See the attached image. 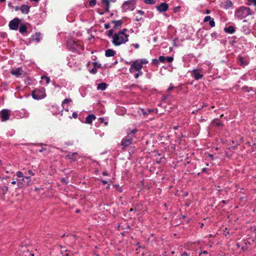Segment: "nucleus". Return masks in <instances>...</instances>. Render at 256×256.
Masks as SVG:
<instances>
[{
    "instance_id": "obj_1",
    "label": "nucleus",
    "mask_w": 256,
    "mask_h": 256,
    "mask_svg": "<svg viewBox=\"0 0 256 256\" xmlns=\"http://www.w3.org/2000/svg\"><path fill=\"white\" fill-rule=\"evenodd\" d=\"M128 30L124 28L118 32H116L112 36V43L114 46H119L126 44L128 40Z\"/></svg>"
},
{
    "instance_id": "obj_28",
    "label": "nucleus",
    "mask_w": 256,
    "mask_h": 256,
    "mask_svg": "<svg viewBox=\"0 0 256 256\" xmlns=\"http://www.w3.org/2000/svg\"><path fill=\"white\" fill-rule=\"evenodd\" d=\"M102 3H104L106 5L105 10L106 12H109L110 8V0H101Z\"/></svg>"
},
{
    "instance_id": "obj_23",
    "label": "nucleus",
    "mask_w": 256,
    "mask_h": 256,
    "mask_svg": "<svg viewBox=\"0 0 256 256\" xmlns=\"http://www.w3.org/2000/svg\"><path fill=\"white\" fill-rule=\"evenodd\" d=\"M108 84L104 82H101L98 84L97 90H104L107 88Z\"/></svg>"
},
{
    "instance_id": "obj_20",
    "label": "nucleus",
    "mask_w": 256,
    "mask_h": 256,
    "mask_svg": "<svg viewBox=\"0 0 256 256\" xmlns=\"http://www.w3.org/2000/svg\"><path fill=\"white\" fill-rule=\"evenodd\" d=\"M96 118V116L94 114H90L86 118L85 122L90 124Z\"/></svg>"
},
{
    "instance_id": "obj_45",
    "label": "nucleus",
    "mask_w": 256,
    "mask_h": 256,
    "mask_svg": "<svg viewBox=\"0 0 256 256\" xmlns=\"http://www.w3.org/2000/svg\"><path fill=\"white\" fill-rule=\"evenodd\" d=\"M26 174H28L30 176H34L35 174L32 170H29L28 171V172L26 173Z\"/></svg>"
},
{
    "instance_id": "obj_12",
    "label": "nucleus",
    "mask_w": 256,
    "mask_h": 256,
    "mask_svg": "<svg viewBox=\"0 0 256 256\" xmlns=\"http://www.w3.org/2000/svg\"><path fill=\"white\" fill-rule=\"evenodd\" d=\"M238 60L240 62V65L242 66H245L248 65L250 62L248 58L243 57L241 56H238Z\"/></svg>"
},
{
    "instance_id": "obj_8",
    "label": "nucleus",
    "mask_w": 256,
    "mask_h": 256,
    "mask_svg": "<svg viewBox=\"0 0 256 256\" xmlns=\"http://www.w3.org/2000/svg\"><path fill=\"white\" fill-rule=\"evenodd\" d=\"M20 19L16 18L9 22L8 26L10 30H16L18 28Z\"/></svg>"
},
{
    "instance_id": "obj_11",
    "label": "nucleus",
    "mask_w": 256,
    "mask_h": 256,
    "mask_svg": "<svg viewBox=\"0 0 256 256\" xmlns=\"http://www.w3.org/2000/svg\"><path fill=\"white\" fill-rule=\"evenodd\" d=\"M2 121L5 122L10 118L9 110L7 109H3L0 112Z\"/></svg>"
},
{
    "instance_id": "obj_44",
    "label": "nucleus",
    "mask_w": 256,
    "mask_h": 256,
    "mask_svg": "<svg viewBox=\"0 0 256 256\" xmlns=\"http://www.w3.org/2000/svg\"><path fill=\"white\" fill-rule=\"evenodd\" d=\"M78 117V114L76 112H74L72 114V116H69L68 118L70 119H72V118H76Z\"/></svg>"
},
{
    "instance_id": "obj_33",
    "label": "nucleus",
    "mask_w": 256,
    "mask_h": 256,
    "mask_svg": "<svg viewBox=\"0 0 256 256\" xmlns=\"http://www.w3.org/2000/svg\"><path fill=\"white\" fill-rule=\"evenodd\" d=\"M214 123L218 127H222L223 126V124L220 120H216L215 121H214Z\"/></svg>"
},
{
    "instance_id": "obj_59",
    "label": "nucleus",
    "mask_w": 256,
    "mask_h": 256,
    "mask_svg": "<svg viewBox=\"0 0 256 256\" xmlns=\"http://www.w3.org/2000/svg\"><path fill=\"white\" fill-rule=\"evenodd\" d=\"M104 118H102V117H100L99 118V120L100 122V123H103L104 122Z\"/></svg>"
},
{
    "instance_id": "obj_43",
    "label": "nucleus",
    "mask_w": 256,
    "mask_h": 256,
    "mask_svg": "<svg viewBox=\"0 0 256 256\" xmlns=\"http://www.w3.org/2000/svg\"><path fill=\"white\" fill-rule=\"evenodd\" d=\"M90 72L92 74H96L98 72V70L94 66V68L90 70Z\"/></svg>"
},
{
    "instance_id": "obj_9",
    "label": "nucleus",
    "mask_w": 256,
    "mask_h": 256,
    "mask_svg": "<svg viewBox=\"0 0 256 256\" xmlns=\"http://www.w3.org/2000/svg\"><path fill=\"white\" fill-rule=\"evenodd\" d=\"M156 10L160 12H164L168 10V4L166 2H162L156 6Z\"/></svg>"
},
{
    "instance_id": "obj_63",
    "label": "nucleus",
    "mask_w": 256,
    "mask_h": 256,
    "mask_svg": "<svg viewBox=\"0 0 256 256\" xmlns=\"http://www.w3.org/2000/svg\"><path fill=\"white\" fill-rule=\"evenodd\" d=\"M208 156L212 160H213L214 159V156L212 154H208Z\"/></svg>"
},
{
    "instance_id": "obj_5",
    "label": "nucleus",
    "mask_w": 256,
    "mask_h": 256,
    "mask_svg": "<svg viewBox=\"0 0 256 256\" xmlns=\"http://www.w3.org/2000/svg\"><path fill=\"white\" fill-rule=\"evenodd\" d=\"M32 96L34 100H41L46 96L45 88L41 87L36 88L32 92Z\"/></svg>"
},
{
    "instance_id": "obj_18",
    "label": "nucleus",
    "mask_w": 256,
    "mask_h": 256,
    "mask_svg": "<svg viewBox=\"0 0 256 256\" xmlns=\"http://www.w3.org/2000/svg\"><path fill=\"white\" fill-rule=\"evenodd\" d=\"M204 22H208L209 24L211 27H214L215 26V22L213 18H212L210 16H206L204 20Z\"/></svg>"
},
{
    "instance_id": "obj_24",
    "label": "nucleus",
    "mask_w": 256,
    "mask_h": 256,
    "mask_svg": "<svg viewBox=\"0 0 256 256\" xmlns=\"http://www.w3.org/2000/svg\"><path fill=\"white\" fill-rule=\"evenodd\" d=\"M116 54V52L112 49H108L105 52V56L106 57L114 56Z\"/></svg>"
},
{
    "instance_id": "obj_35",
    "label": "nucleus",
    "mask_w": 256,
    "mask_h": 256,
    "mask_svg": "<svg viewBox=\"0 0 256 256\" xmlns=\"http://www.w3.org/2000/svg\"><path fill=\"white\" fill-rule=\"evenodd\" d=\"M160 64V61L158 60V58H154L152 60V64L154 66H158Z\"/></svg>"
},
{
    "instance_id": "obj_50",
    "label": "nucleus",
    "mask_w": 256,
    "mask_h": 256,
    "mask_svg": "<svg viewBox=\"0 0 256 256\" xmlns=\"http://www.w3.org/2000/svg\"><path fill=\"white\" fill-rule=\"evenodd\" d=\"M248 2L252 4L255 6V10L256 11V0H248Z\"/></svg>"
},
{
    "instance_id": "obj_10",
    "label": "nucleus",
    "mask_w": 256,
    "mask_h": 256,
    "mask_svg": "<svg viewBox=\"0 0 256 256\" xmlns=\"http://www.w3.org/2000/svg\"><path fill=\"white\" fill-rule=\"evenodd\" d=\"M67 46L72 52H76L77 50V44L74 40H70L67 42Z\"/></svg>"
},
{
    "instance_id": "obj_55",
    "label": "nucleus",
    "mask_w": 256,
    "mask_h": 256,
    "mask_svg": "<svg viewBox=\"0 0 256 256\" xmlns=\"http://www.w3.org/2000/svg\"><path fill=\"white\" fill-rule=\"evenodd\" d=\"M30 176H24V178H22V180H24V178L26 180H28L29 181H30Z\"/></svg>"
},
{
    "instance_id": "obj_46",
    "label": "nucleus",
    "mask_w": 256,
    "mask_h": 256,
    "mask_svg": "<svg viewBox=\"0 0 256 256\" xmlns=\"http://www.w3.org/2000/svg\"><path fill=\"white\" fill-rule=\"evenodd\" d=\"M230 232H229L228 231V229L227 228H226L224 230V234L226 236H228V234H229Z\"/></svg>"
},
{
    "instance_id": "obj_3",
    "label": "nucleus",
    "mask_w": 256,
    "mask_h": 256,
    "mask_svg": "<svg viewBox=\"0 0 256 256\" xmlns=\"http://www.w3.org/2000/svg\"><path fill=\"white\" fill-rule=\"evenodd\" d=\"M137 132L138 130L136 128H134L130 131H128L126 136L122 138L121 142L122 149L129 146L132 144L133 139L134 138V134Z\"/></svg>"
},
{
    "instance_id": "obj_41",
    "label": "nucleus",
    "mask_w": 256,
    "mask_h": 256,
    "mask_svg": "<svg viewBox=\"0 0 256 256\" xmlns=\"http://www.w3.org/2000/svg\"><path fill=\"white\" fill-rule=\"evenodd\" d=\"M93 66L96 68H101V64L98 63L97 62H93Z\"/></svg>"
},
{
    "instance_id": "obj_22",
    "label": "nucleus",
    "mask_w": 256,
    "mask_h": 256,
    "mask_svg": "<svg viewBox=\"0 0 256 256\" xmlns=\"http://www.w3.org/2000/svg\"><path fill=\"white\" fill-rule=\"evenodd\" d=\"M27 26L24 24H21L19 28V32L20 34H24L27 32Z\"/></svg>"
},
{
    "instance_id": "obj_61",
    "label": "nucleus",
    "mask_w": 256,
    "mask_h": 256,
    "mask_svg": "<svg viewBox=\"0 0 256 256\" xmlns=\"http://www.w3.org/2000/svg\"><path fill=\"white\" fill-rule=\"evenodd\" d=\"M142 19V17H140V18L136 17V18L135 20L137 22H139V21L141 20Z\"/></svg>"
},
{
    "instance_id": "obj_36",
    "label": "nucleus",
    "mask_w": 256,
    "mask_h": 256,
    "mask_svg": "<svg viewBox=\"0 0 256 256\" xmlns=\"http://www.w3.org/2000/svg\"><path fill=\"white\" fill-rule=\"evenodd\" d=\"M144 2L146 4H154L156 2V0H144Z\"/></svg>"
},
{
    "instance_id": "obj_15",
    "label": "nucleus",
    "mask_w": 256,
    "mask_h": 256,
    "mask_svg": "<svg viewBox=\"0 0 256 256\" xmlns=\"http://www.w3.org/2000/svg\"><path fill=\"white\" fill-rule=\"evenodd\" d=\"M22 69L21 67H18L16 70H12L10 72L12 74L16 77H19L22 75Z\"/></svg>"
},
{
    "instance_id": "obj_19",
    "label": "nucleus",
    "mask_w": 256,
    "mask_h": 256,
    "mask_svg": "<svg viewBox=\"0 0 256 256\" xmlns=\"http://www.w3.org/2000/svg\"><path fill=\"white\" fill-rule=\"evenodd\" d=\"M30 6L23 4L20 8V10L23 14H28L30 12Z\"/></svg>"
},
{
    "instance_id": "obj_17",
    "label": "nucleus",
    "mask_w": 256,
    "mask_h": 256,
    "mask_svg": "<svg viewBox=\"0 0 256 256\" xmlns=\"http://www.w3.org/2000/svg\"><path fill=\"white\" fill-rule=\"evenodd\" d=\"M112 23L114 24V26L113 29L117 30L120 28L123 23V21L122 20H114L112 21Z\"/></svg>"
},
{
    "instance_id": "obj_7",
    "label": "nucleus",
    "mask_w": 256,
    "mask_h": 256,
    "mask_svg": "<svg viewBox=\"0 0 256 256\" xmlns=\"http://www.w3.org/2000/svg\"><path fill=\"white\" fill-rule=\"evenodd\" d=\"M142 68V66L139 62V60H136L132 62L129 71L131 74H132L135 72V70H140Z\"/></svg>"
},
{
    "instance_id": "obj_21",
    "label": "nucleus",
    "mask_w": 256,
    "mask_h": 256,
    "mask_svg": "<svg viewBox=\"0 0 256 256\" xmlns=\"http://www.w3.org/2000/svg\"><path fill=\"white\" fill-rule=\"evenodd\" d=\"M224 30L226 32L230 34H232L236 32L235 28L233 26L225 27Z\"/></svg>"
},
{
    "instance_id": "obj_52",
    "label": "nucleus",
    "mask_w": 256,
    "mask_h": 256,
    "mask_svg": "<svg viewBox=\"0 0 256 256\" xmlns=\"http://www.w3.org/2000/svg\"><path fill=\"white\" fill-rule=\"evenodd\" d=\"M140 110L144 116L148 114L147 110L146 111L144 108H141Z\"/></svg>"
},
{
    "instance_id": "obj_14",
    "label": "nucleus",
    "mask_w": 256,
    "mask_h": 256,
    "mask_svg": "<svg viewBox=\"0 0 256 256\" xmlns=\"http://www.w3.org/2000/svg\"><path fill=\"white\" fill-rule=\"evenodd\" d=\"M52 112L54 115H58L60 114V116H62V110L60 109V108L56 106H52Z\"/></svg>"
},
{
    "instance_id": "obj_13",
    "label": "nucleus",
    "mask_w": 256,
    "mask_h": 256,
    "mask_svg": "<svg viewBox=\"0 0 256 256\" xmlns=\"http://www.w3.org/2000/svg\"><path fill=\"white\" fill-rule=\"evenodd\" d=\"M42 38V34L40 32H36L32 34L30 38V40L39 42Z\"/></svg>"
},
{
    "instance_id": "obj_34",
    "label": "nucleus",
    "mask_w": 256,
    "mask_h": 256,
    "mask_svg": "<svg viewBox=\"0 0 256 256\" xmlns=\"http://www.w3.org/2000/svg\"><path fill=\"white\" fill-rule=\"evenodd\" d=\"M114 29H111L109 30H108L106 32V35L108 36V37H112V36H114Z\"/></svg>"
},
{
    "instance_id": "obj_64",
    "label": "nucleus",
    "mask_w": 256,
    "mask_h": 256,
    "mask_svg": "<svg viewBox=\"0 0 256 256\" xmlns=\"http://www.w3.org/2000/svg\"><path fill=\"white\" fill-rule=\"evenodd\" d=\"M208 254V252L206 250H204L201 253H200V256H202V254Z\"/></svg>"
},
{
    "instance_id": "obj_37",
    "label": "nucleus",
    "mask_w": 256,
    "mask_h": 256,
    "mask_svg": "<svg viewBox=\"0 0 256 256\" xmlns=\"http://www.w3.org/2000/svg\"><path fill=\"white\" fill-rule=\"evenodd\" d=\"M174 60V58L172 56H166L165 63L172 62Z\"/></svg>"
},
{
    "instance_id": "obj_4",
    "label": "nucleus",
    "mask_w": 256,
    "mask_h": 256,
    "mask_svg": "<svg viewBox=\"0 0 256 256\" xmlns=\"http://www.w3.org/2000/svg\"><path fill=\"white\" fill-rule=\"evenodd\" d=\"M136 0H128L124 2L121 6L122 12L128 11H132L136 7Z\"/></svg>"
},
{
    "instance_id": "obj_62",
    "label": "nucleus",
    "mask_w": 256,
    "mask_h": 256,
    "mask_svg": "<svg viewBox=\"0 0 256 256\" xmlns=\"http://www.w3.org/2000/svg\"><path fill=\"white\" fill-rule=\"evenodd\" d=\"M102 176H106L108 175V172L105 171L102 172Z\"/></svg>"
},
{
    "instance_id": "obj_32",
    "label": "nucleus",
    "mask_w": 256,
    "mask_h": 256,
    "mask_svg": "<svg viewBox=\"0 0 256 256\" xmlns=\"http://www.w3.org/2000/svg\"><path fill=\"white\" fill-rule=\"evenodd\" d=\"M72 101L69 98H66L64 99L62 103V106L63 108H64V106L66 104H68L70 102Z\"/></svg>"
},
{
    "instance_id": "obj_53",
    "label": "nucleus",
    "mask_w": 256,
    "mask_h": 256,
    "mask_svg": "<svg viewBox=\"0 0 256 256\" xmlns=\"http://www.w3.org/2000/svg\"><path fill=\"white\" fill-rule=\"evenodd\" d=\"M174 88V86H173L172 84H170V85L169 88H168L167 91H168V92H169L170 90H172Z\"/></svg>"
},
{
    "instance_id": "obj_42",
    "label": "nucleus",
    "mask_w": 256,
    "mask_h": 256,
    "mask_svg": "<svg viewBox=\"0 0 256 256\" xmlns=\"http://www.w3.org/2000/svg\"><path fill=\"white\" fill-rule=\"evenodd\" d=\"M16 176L18 178H24V174L23 173L20 171H18L16 173Z\"/></svg>"
},
{
    "instance_id": "obj_60",
    "label": "nucleus",
    "mask_w": 256,
    "mask_h": 256,
    "mask_svg": "<svg viewBox=\"0 0 256 256\" xmlns=\"http://www.w3.org/2000/svg\"><path fill=\"white\" fill-rule=\"evenodd\" d=\"M61 182H62L66 184L68 183V182H66V180L64 178H63L61 179Z\"/></svg>"
},
{
    "instance_id": "obj_58",
    "label": "nucleus",
    "mask_w": 256,
    "mask_h": 256,
    "mask_svg": "<svg viewBox=\"0 0 256 256\" xmlns=\"http://www.w3.org/2000/svg\"><path fill=\"white\" fill-rule=\"evenodd\" d=\"M190 254H188L186 252H182V254H181V256H189Z\"/></svg>"
},
{
    "instance_id": "obj_56",
    "label": "nucleus",
    "mask_w": 256,
    "mask_h": 256,
    "mask_svg": "<svg viewBox=\"0 0 256 256\" xmlns=\"http://www.w3.org/2000/svg\"><path fill=\"white\" fill-rule=\"evenodd\" d=\"M207 105L204 104H202L198 108V110H201L202 108H203L205 107V106H206Z\"/></svg>"
},
{
    "instance_id": "obj_47",
    "label": "nucleus",
    "mask_w": 256,
    "mask_h": 256,
    "mask_svg": "<svg viewBox=\"0 0 256 256\" xmlns=\"http://www.w3.org/2000/svg\"><path fill=\"white\" fill-rule=\"evenodd\" d=\"M130 45L132 46H134L136 49H138L140 48V45L138 44H133Z\"/></svg>"
},
{
    "instance_id": "obj_25",
    "label": "nucleus",
    "mask_w": 256,
    "mask_h": 256,
    "mask_svg": "<svg viewBox=\"0 0 256 256\" xmlns=\"http://www.w3.org/2000/svg\"><path fill=\"white\" fill-rule=\"evenodd\" d=\"M42 81L41 82L42 84H48L50 82V78L49 77L46 76H42L41 77Z\"/></svg>"
},
{
    "instance_id": "obj_2",
    "label": "nucleus",
    "mask_w": 256,
    "mask_h": 256,
    "mask_svg": "<svg viewBox=\"0 0 256 256\" xmlns=\"http://www.w3.org/2000/svg\"><path fill=\"white\" fill-rule=\"evenodd\" d=\"M252 14L253 12L250 8L242 6L236 10L234 16L237 19L242 20Z\"/></svg>"
},
{
    "instance_id": "obj_6",
    "label": "nucleus",
    "mask_w": 256,
    "mask_h": 256,
    "mask_svg": "<svg viewBox=\"0 0 256 256\" xmlns=\"http://www.w3.org/2000/svg\"><path fill=\"white\" fill-rule=\"evenodd\" d=\"M190 76L194 80H198L202 78L204 72L202 70L199 68H194L190 71Z\"/></svg>"
},
{
    "instance_id": "obj_51",
    "label": "nucleus",
    "mask_w": 256,
    "mask_h": 256,
    "mask_svg": "<svg viewBox=\"0 0 256 256\" xmlns=\"http://www.w3.org/2000/svg\"><path fill=\"white\" fill-rule=\"evenodd\" d=\"M128 52L130 54H132L133 53V49L132 48V46H131V45H130L128 46Z\"/></svg>"
},
{
    "instance_id": "obj_26",
    "label": "nucleus",
    "mask_w": 256,
    "mask_h": 256,
    "mask_svg": "<svg viewBox=\"0 0 256 256\" xmlns=\"http://www.w3.org/2000/svg\"><path fill=\"white\" fill-rule=\"evenodd\" d=\"M77 154H78V152H74L69 154L68 156H66V157L68 158H69L70 160L72 161L75 162L77 160L74 157V156H76Z\"/></svg>"
},
{
    "instance_id": "obj_27",
    "label": "nucleus",
    "mask_w": 256,
    "mask_h": 256,
    "mask_svg": "<svg viewBox=\"0 0 256 256\" xmlns=\"http://www.w3.org/2000/svg\"><path fill=\"white\" fill-rule=\"evenodd\" d=\"M8 190L6 186H0V195H4Z\"/></svg>"
},
{
    "instance_id": "obj_29",
    "label": "nucleus",
    "mask_w": 256,
    "mask_h": 256,
    "mask_svg": "<svg viewBox=\"0 0 256 256\" xmlns=\"http://www.w3.org/2000/svg\"><path fill=\"white\" fill-rule=\"evenodd\" d=\"M134 74V77L135 78H138L140 76H142L143 74V72L140 70H135V72L133 74Z\"/></svg>"
},
{
    "instance_id": "obj_57",
    "label": "nucleus",
    "mask_w": 256,
    "mask_h": 256,
    "mask_svg": "<svg viewBox=\"0 0 256 256\" xmlns=\"http://www.w3.org/2000/svg\"><path fill=\"white\" fill-rule=\"evenodd\" d=\"M137 12H138V14H140V15H142H142H144V11H142V10H138Z\"/></svg>"
},
{
    "instance_id": "obj_30",
    "label": "nucleus",
    "mask_w": 256,
    "mask_h": 256,
    "mask_svg": "<svg viewBox=\"0 0 256 256\" xmlns=\"http://www.w3.org/2000/svg\"><path fill=\"white\" fill-rule=\"evenodd\" d=\"M232 2L230 0H227L226 2V4L224 5V8L226 10H228L229 8H232Z\"/></svg>"
},
{
    "instance_id": "obj_31",
    "label": "nucleus",
    "mask_w": 256,
    "mask_h": 256,
    "mask_svg": "<svg viewBox=\"0 0 256 256\" xmlns=\"http://www.w3.org/2000/svg\"><path fill=\"white\" fill-rule=\"evenodd\" d=\"M242 90L246 92H254L252 87H249L248 86H244L242 88Z\"/></svg>"
},
{
    "instance_id": "obj_40",
    "label": "nucleus",
    "mask_w": 256,
    "mask_h": 256,
    "mask_svg": "<svg viewBox=\"0 0 256 256\" xmlns=\"http://www.w3.org/2000/svg\"><path fill=\"white\" fill-rule=\"evenodd\" d=\"M139 62H140V64H142H142H148V60L145 58H142L141 60H139Z\"/></svg>"
},
{
    "instance_id": "obj_49",
    "label": "nucleus",
    "mask_w": 256,
    "mask_h": 256,
    "mask_svg": "<svg viewBox=\"0 0 256 256\" xmlns=\"http://www.w3.org/2000/svg\"><path fill=\"white\" fill-rule=\"evenodd\" d=\"M180 6H176V7L174 8V12H177L180 11Z\"/></svg>"
},
{
    "instance_id": "obj_48",
    "label": "nucleus",
    "mask_w": 256,
    "mask_h": 256,
    "mask_svg": "<svg viewBox=\"0 0 256 256\" xmlns=\"http://www.w3.org/2000/svg\"><path fill=\"white\" fill-rule=\"evenodd\" d=\"M209 170L207 168H203L202 170V172L206 173L207 174H209L208 172Z\"/></svg>"
},
{
    "instance_id": "obj_16",
    "label": "nucleus",
    "mask_w": 256,
    "mask_h": 256,
    "mask_svg": "<svg viewBox=\"0 0 256 256\" xmlns=\"http://www.w3.org/2000/svg\"><path fill=\"white\" fill-rule=\"evenodd\" d=\"M242 32L246 34H248L251 33L252 30L249 24H244L242 28Z\"/></svg>"
},
{
    "instance_id": "obj_39",
    "label": "nucleus",
    "mask_w": 256,
    "mask_h": 256,
    "mask_svg": "<svg viewBox=\"0 0 256 256\" xmlns=\"http://www.w3.org/2000/svg\"><path fill=\"white\" fill-rule=\"evenodd\" d=\"M165 59H166V56H160L158 57V60L160 61V62L165 63Z\"/></svg>"
},
{
    "instance_id": "obj_38",
    "label": "nucleus",
    "mask_w": 256,
    "mask_h": 256,
    "mask_svg": "<svg viewBox=\"0 0 256 256\" xmlns=\"http://www.w3.org/2000/svg\"><path fill=\"white\" fill-rule=\"evenodd\" d=\"M210 36H211L212 40H214L218 38V34L216 32H214L211 34Z\"/></svg>"
},
{
    "instance_id": "obj_54",
    "label": "nucleus",
    "mask_w": 256,
    "mask_h": 256,
    "mask_svg": "<svg viewBox=\"0 0 256 256\" xmlns=\"http://www.w3.org/2000/svg\"><path fill=\"white\" fill-rule=\"evenodd\" d=\"M104 27L106 30L110 28V24L109 23H106L104 24Z\"/></svg>"
}]
</instances>
